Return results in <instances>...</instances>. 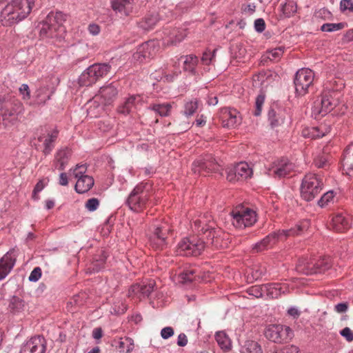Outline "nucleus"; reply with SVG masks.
Wrapping results in <instances>:
<instances>
[{
  "label": "nucleus",
  "instance_id": "obj_1",
  "mask_svg": "<svg viewBox=\"0 0 353 353\" xmlns=\"http://www.w3.org/2000/svg\"><path fill=\"white\" fill-rule=\"evenodd\" d=\"M34 0H8L2 8L0 19L3 26H10L26 19L30 13Z\"/></svg>",
  "mask_w": 353,
  "mask_h": 353
},
{
  "label": "nucleus",
  "instance_id": "obj_2",
  "mask_svg": "<svg viewBox=\"0 0 353 353\" xmlns=\"http://www.w3.org/2000/svg\"><path fill=\"white\" fill-rule=\"evenodd\" d=\"M341 93L326 87L321 95L314 101L312 108V114L315 119L323 117L334 110L339 104Z\"/></svg>",
  "mask_w": 353,
  "mask_h": 353
},
{
  "label": "nucleus",
  "instance_id": "obj_3",
  "mask_svg": "<svg viewBox=\"0 0 353 353\" xmlns=\"http://www.w3.org/2000/svg\"><path fill=\"white\" fill-rule=\"evenodd\" d=\"M194 229L197 231L199 235L206 236L207 243H211L216 248H222L223 231L216 227V223L208 214L200 216L194 221Z\"/></svg>",
  "mask_w": 353,
  "mask_h": 353
},
{
  "label": "nucleus",
  "instance_id": "obj_4",
  "mask_svg": "<svg viewBox=\"0 0 353 353\" xmlns=\"http://www.w3.org/2000/svg\"><path fill=\"white\" fill-rule=\"evenodd\" d=\"M308 226L307 221H303L296 225L294 228L286 230H279L273 232L262 240L258 241L252 245V250L255 252H262L272 248L277 242L285 239L288 236L299 235L301 234Z\"/></svg>",
  "mask_w": 353,
  "mask_h": 353
},
{
  "label": "nucleus",
  "instance_id": "obj_5",
  "mask_svg": "<svg viewBox=\"0 0 353 353\" xmlns=\"http://www.w3.org/2000/svg\"><path fill=\"white\" fill-rule=\"evenodd\" d=\"M152 194L151 183L141 182L130 192L126 200V204L132 211L141 212L146 208Z\"/></svg>",
  "mask_w": 353,
  "mask_h": 353
},
{
  "label": "nucleus",
  "instance_id": "obj_6",
  "mask_svg": "<svg viewBox=\"0 0 353 353\" xmlns=\"http://www.w3.org/2000/svg\"><path fill=\"white\" fill-rule=\"evenodd\" d=\"M109 63H94L87 68L79 77L78 83L81 86H90L101 78L105 77L110 71Z\"/></svg>",
  "mask_w": 353,
  "mask_h": 353
},
{
  "label": "nucleus",
  "instance_id": "obj_7",
  "mask_svg": "<svg viewBox=\"0 0 353 353\" xmlns=\"http://www.w3.org/2000/svg\"><path fill=\"white\" fill-rule=\"evenodd\" d=\"M323 187V179L314 173H308L302 179L301 196L306 201H312L321 192Z\"/></svg>",
  "mask_w": 353,
  "mask_h": 353
},
{
  "label": "nucleus",
  "instance_id": "obj_8",
  "mask_svg": "<svg viewBox=\"0 0 353 353\" xmlns=\"http://www.w3.org/2000/svg\"><path fill=\"white\" fill-rule=\"evenodd\" d=\"M65 21V15L61 12H50L39 25L40 36L55 37L58 31H62V23Z\"/></svg>",
  "mask_w": 353,
  "mask_h": 353
},
{
  "label": "nucleus",
  "instance_id": "obj_9",
  "mask_svg": "<svg viewBox=\"0 0 353 353\" xmlns=\"http://www.w3.org/2000/svg\"><path fill=\"white\" fill-rule=\"evenodd\" d=\"M23 111L22 103L14 99H0V119L5 125L17 121L19 114Z\"/></svg>",
  "mask_w": 353,
  "mask_h": 353
},
{
  "label": "nucleus",
  "instance_id": "obj_10",
  "mask_svg": "<svg viewBox=\"0 0 353 353\" xmlns=\"http://www.w3.org/2000/svg\"><path fill=\"white\" fill-rule=\"evenodd\" d=\"M55 91L51 78L39 80L32 97V101L29 105H43L51 99Z\"/></svg>",
  "mask_w": 353,
  "mask_h": 353
},
{
  "label": "nucleus",
  "instance_id": "obj_11",
  "mask_svg": "<svg viewBox=\"0 0 353 353\" xmlns=\"http://www.w3.org/2000/svg\"><path fill=\"white\" fill-rule=\"evenodd\" d=\"M205 247L203 239L192 236L182 239L179 243L176 252L178 255L181 256H198L201 254Z\"/></svg>",
  "mask_w": 353,
  "mask_h": 353
},
{
  "label": "nucleus",
  "instance_id": "obj_12",
  "mask_svg": "<svg viewBox=\"0 0 353 353\" xmlns=\"http://www.w3.org/2000/svg\"><path fill=\"white\" fill-rule=\"evenodd\" d=\"M232 225L238 229H244L253 225L256 221L255 211L248 208H239L230 213Z\"/></svg>",
  "mask_w": 353,
  "mask_h": 353
},
{
  "label": "nucleus",
  "instance_id": "obj_13",
  "mask_svg": "<svg viewBox=\"0 0 353 353\" xmlns=\"http://www.w3.org/2000/svg\"><path fill=\"white\" fill-rule=\"evenodd\" d=\"M264 334L266 339L277 343H287L294 336V332L289 326L281 324L268 325Z\"/></svg>",
  "mask_w": 353,
  "mask_h": 353
},
{
  "label": "nucleus",
  "instance_id": "obj_14",
  "mask_svg": "<svg viewBox=\"0 0 353 353\" xmlns=\"http://www.w3.org/2000/svg\"><path fill=\"white\" fill-rule=\"evenodd\" d=\"M86 171L87 167L85 164L77 165L74 168L69 170L70 174L77 179L74 189L79 194L88 192L94 185L93 178L85 174Z\"/></svg>",
  "mask_w": 353,
  "mask_h": 353
},
{
  "label": "nucleus",
  "instance_id": "obj_15",
  "mask_svg": "<svg viewBox=\"0 0 353 353\" xmlns=\"http://www.w3.org/2000/svg\"><path fill=\"white\" fill-rule=\"evenodd\" d=\"M314 79V72L309 68L299 70L294 79L295 92L298 96L302 97L308 92L309 88L312 85Z\"/></svg>",
  "mask_w": 353,
  "mask_h": 353
},
{
  "label": "nucleus",
  "instance_id": "obj_16",
  "mask_svg": "<svg viewBox=\"0 0 353 353\" xmlns=\"http://www.w3.org/2000/svg\"><path fill=\"white\" fill-rule=\"evenodd\" d=\"M192 170L194 174H204L203 172L207 174L219 172L221 165L212 154H205L193 162Z\"/></svg>",
  "mask_w": 353,
  "mask_h": 353
},
{
  "label": "nucleus",
  "instance_id": "obj_17",
  "mask_svg": "<svg viewBox=\"0 0 353 353\" xmlns=\"http://www.w3.org/2000/svg\"><path fill=\"white\" fill-rule=\"evenodd\" d=\"M159 50V41L157 40H150L139 46L133 57L134 59L142 62L155 57Z\"/></svg>",
  "mask_w": 353,
  "mask_h": 353
},
{
  "label": "nucleus",
  "instance_id": "obj_18",
  "mask_svg": "<svg viewBox=\"0 0 353 353\" xmlns=\"http://www.w3.org/2000/svg\"><path fill=\"white\" fill-rule=\"evenodd\" d=\"M252 168L245 162H240L227 171V179L229 181H244L252 177Z\"/></svg>",
  "mask_w": 353,
  "mask_h": 353
},
{
  "label": "nucleus",
  "instance_id": "obj_19",
  "mask_svg": "<svg viewBox=\"0 0 353 353\" xmlns=\"http://www.w3.org/2000/svg\"><path fill=\"white\" fill-rule=\"evenodd\" d=\"M294 168V165L287 159L275 160L271 165L267 168V174L274 177H285Z\"/></svg>",
  "mask_w": 353,
  "mask_h": 353
},
{
  "label": "nucleus",
  "instance_id": "obj_20",
  "mask_svg": "<svg viewBox=\"0 0 353 353\" xmlns=\"http://www.w3.org/2000/svg\"><path fill=\"white\" fill-rule=\"evenodd\" d=\"M170 231L168 223H162L157 225L154 233L149 237L150 245L157 249H163L166 245V239Z\"/></svg>",
  "mask_w": 353,
  "mask_h": 353
},
{
  "label": "nucleus",
  "instance_id": "obj_21",
  "mask_svg": "<svg viewBox=\"0 0 353 353\" xmlns=\"http://www.w3.org/2000/svg\"><path fill=\"white\" fill-rule=\"evenodd\" d=\"M46 341L43 336L37 335L25 341L21 346L19 353H45Z\"/></svg>",
  "mask_w": 353,
  "mask_h": 353
},
{
  "label": "nucleus",
  "instance_id": "obj_22",
  "mask_svg": "<svg viewBox=\"0 0 353 353\" xmlns=\"http://www.w3.org/2000/svg\"><path fill=\"white\" fill-rule=\"evenodd\" d=\"M163 34L162 43L163 45H176L186 37V30L183 28H165Z\"/></svg>",
  "mask_w": 353,
  "mask_h": 353
},
{
  "label": "nucleus",
  "instance_id": "obj_23",
  "mask_svg": "<svg viewBox=\"0 0 353 353\" xmlns=\"http://www.w3.org/2000/svg\"><path fill=\"white\" fill-rule=\"evenodd\" d=\"M117 94V88L111 83L101 87L95 98L99 99L101 104L108 105L113 103Z\"/></svg>",
  "mask_w": 353,
  "mask_h": 353
},
{
  "label": "nucleus",
  "instance_id": "obj_24",
  "mask_svg": "<svg viewBox=\"0 0 353 353\" xmlns=\"http://www.w3.org/2000/svg\"><path fill=\"white\" fill-rule=\"evenodd\" d=\"M17 255L14 249L7 252L0 259V281L11 272L16 263Z\"/></svg>",
  "mask_w": 353,
  "mask_h": 353
},
{
  "label": "nucleus",
  "instance_id": "obj_25",
  "mask_svg": "<svg viewBox=\"0 0 353 353\" xmlns=\"http://www.w3.org/2000/svg\"><path fill=\"white\" fill-rule=\"evenodd\" d=\"M155 283L154 281H150L146 284L132 285L128 290V296H137L139 299L148 297L154 290Z\"/></svg>",
  "mask_w": 353,
  "mask_h": 353
},
{
  "label": "nucleus",
  "instance_id": "obj_26",
  "mask_svg": "<svg viewBox=\"0 0 353 353\" xmlns=\"http://www.w3.org/2000/svg\"><path fill=\"white\" fill-rule=\"evenodd\" d=\"M263 288L265 289V296L272 299H276L290 291L287 283H266L263 284Z\"/></svg>",
  "mask_w": 353,
  "mask_h": 353
},
{
  "label": "nucleus",
  "instance_id": "obj_27",
  "mask_svg": "<svg viewBox=\"0 0 353 353\" xmlns=\"http://www.w3.org/2000/svg\"><path fill=\"white\" fill-rule=\"evenodd\" d=\"M59 132L57 130L54 129L47 131L46 133L39 136L38 141L43 143V152L45 155L49 154L54 147V142L58 137Z\"/></svg>",
  "mask_w": 353,
  "mask_h": 353
},
{
  "label": "nucleus",
  "instance_id": "obj_28",
  "mask_svg": "<svg viewBox=\"0 0 353 353\" xmlns=\"http://www.w3.org/2000/svg\"><path fill=\"white\" fill-rule=\"evenodd\" d=\"M241 123V117L239 111L234 108H225L223 111V125L230 128Z\"/></svg>",
  "mask_w": 353,
  "mask_h": 353
},
{
  "label": "nucleus",
  "instance_id": "obj_29",
  "mask_svg": "<svg viewBox=\"0 0 353 353\" xmlns=\"http://www.w3.org/2000/svg\"><path fill=\"white\" fill-rule=\"evenodd\" d=\"M342 165L344 173L349 177H353V143L344 151Z\"/></svg>",
  "mask_w": 353,
  "mask_h": 353
},
{
  "label": "nucleus",
  "instance_id": "obj_30",
  "mask_svg": "<svg viewBox=\"0 0 353 353\" xmlns=\"http://www.w3.org/2000/svg\"><path fill=\"white\" fill-rule=\"evenodd\" d=\"M330 126L321 124L316 127L307 128L303 130V136L311 139H319L323 137L330 132Z\"/></svg>",
  "mask_w": 353,
  "mask_h": 353
},
{
  "label": "nucleus",
  "instance_id": "obj_31",
  "mask_svg": "<svg viewBox=\"0 0 353 353\" xmlns=\"http://www.w3.org/2000/svg\"><path fill=\"white\" fill-rule=\"evenodd\" d=\"M140 100L141 97L139 95L130 96L118 107V112L123 114H128L133 112L136 110Z\"/></svg>",
  "mask_w": 353,
  "mask_h": 353
},
{
  "label": "nucleus",
  "instance_id": "obj_32",
  "mask_svg": "<svg viewBox=\"0 0 353 353\" xmlns=\"http://www.w3.org/2000/svg\"><path fill=\"white\" fill-rule=\"evenodd\" d=\"M134 0H110L112 10L125 16L129 15Z\"/></svg>",
  "mask_w": 353,
  "mask_h": 353
},
{
  "label": "nucleus",
  "instance_id": "obj_33",
  "mask_svg": "<svg viewBox=\"0 0 353 353\" xmlns=\"http://www.w3.org/2000/svg\"><path fill=\"white\" fill-rule=\"evenodd\" d=\"M286 117L284 110L281 109H270L268 113V118L272 128H275L283 123Z\"/></svg>",
  "mask_w": 353,
  "mask_h": 353
},
{
  "label": "nucleus",
  "instance_id": "obj_34",
  "mask_svg": "<svg viewBox=\"0 0 353 353\" xmlns=\"http://www.w3.org/2000/svg\"><path fill=\"white\" fill-rule=\"evenodd\" d=\"M332 228L337 232H343L346 230L349 226L348 219L343 214H336L332 219Z\"/></svg>",
  "mask_w": 353,
  "mask_h": 353
},
{
  "label": "nucleus",
  "instance_id": "obj_35",
  "mask_svg": "<svg viewBox=\"0 0 353 353\" xmlns=\"http://www.w3.org/2000/svg\"><path fill=\"white\" fill-rule=\"evenodd\" d=\"M316 263L309 261L306 259L299 261L296 265V271L306 275L316 274Z\"/></svg>",
  "mask_w": 353,
  "mask_h": 353
},
{
  "label": "nucleus",
  "instance_id": "obj_36",
  "mask_svg": "<svg viewBox=\"0 0 353 353\" xmlns=\"http://www.w3.org/2000/svg\"><path fill=\"white\" fill-rule=\"evenodd\" d=\"M215 339L218 345L223 351L228 352L232 349V341L225 332H216L215 334Z\"/></svg>",
  "mask_w": 353,
  "mask_h": 353
},
{
  "label": "nucleus",
  "instance_id": "obj_37",
  "mask_svg": "<svg viewBox=\"0 0 353 353\" xmlns=\"http://www.w3.org/2000/svg\"><path fill=\"white\" fill-rule=\"evenodd\" d=\"M181 59H183V70L192 74H195L196 66L199 63L197 57L194 54H189L184 57H181Z\"/></svg>",
  "mask_w": 353,
  "mask_h": 353
},
{
  "label": "nucleus",
  "instance_id": "obj_38",
  "mask_svg": "<svg viewBox=\"0 0 353 353\" xmlns=\"http://www.w3.org/2000/svg\"><path fill=\"white\" fill-rule=\"evenodd\" d=\"M240 353H263V350L258 342L247 340L241 345Z\"/></svg>",
  "mask_w": 353,
  "mask_h": 353
},
{
  "label": "nucleus",
  "instance_id": "obj_39",
  "mask_svg": "<svg viewBox=\"0 0 353 353\" xmlns=\"http://www.w3.org/2000/svg\"><path fill=\"white\" fill-rule=\"evenodd\" d=\"M159 20V18L157 14H152L140 21L139 26L141 29L148 31L154 27Z\"/></svg>",
  "mask_w": 353,
  "mask_h": 353
},
{
  "label": "nucleus",
  "instance_id": "obj_40",
  "mask_svg": "<svg viewBox=\"0 0 353 353\" xmlns=\"http://www.w3.org/2000/svg\"><path fill=\"white\" fill-rule=\"evenodd\" d=\"M134 347V341L130 337L120 338L117 345V347L121 352L125 353L132 352Z\"/></svg>",
  "mask_w": 353,
  "mask_h": 353
},
{
  "label": "nucleus",
  "instance_id": "obj_41",
  "mask_svg": "<svg viewBox=\"0 0 353 353\" xmlns=\"http://www.w3.org/2000/svg\"><path fill=\"white\" fill-rule=\"evenodd\" d=\"M70 157V152L68 149H62L57 152L56 154V160L59 164V169L64 170L68 164V160Z\"/></svg>",
  "mask_w": 353,
  "mask_h": 353
},
{
  "label": "nucleus",
  "instance_id": "obj_42",
  "mask_svg": "<svg viewBox=\"0 0 353 353\" xmlns=\"http://www.w3.org/2000/svg\"><path fill=\"white\" fill-rule=\"evenodd\" d=\"M281 6V10L285 17H290L297 10L296 3L294 0H286Z\"/></svg>",
  "mask_w": 353,
  "mask_h": 353
},
{
  "label": "nucleus",
  "instance_id": "obj_43",
  "mask_svg": "<svg viewBox=\"0 0 353 353\" xmlns=\"http://www.w3.org/2000/svg\"><path fill=\"white\" fill-rule=\"evenodd\" d=\"M171 105L170 103L153 104L148 108L149 110L154 111L161 117H167L171 110Z\"/></svg>",
  "mask_w": 353,
  "mask_h": 353
},
{
  "label": "nucleus",
  "instance_id": "obj_44",
  "mask_svg": "<svg viewBox=\"0 0 353 353\" xmlns=\"http://www.w3.org/2000/svg\"><path fill=\"white\" fill-rule=\"evenodd\" d=\"M196 270L194 268H188L185 270L179 276V281L186 284L196 279Z\"/></svg>",
  "mask_w": 353,
  "mask_h": 353
},
{
  "label": "nucleus",
  "instance_id": "obj_45",
  "mask_svg": "<svg viewBox=\"0 0 353 353\" xmlns=\"http://www.w3.org/2000/svg\"><path fill=\"white\" fill-rule=\"evenodd\" d=\"M199 108V101L196 99H191L185 103L184 114L187 117L193 115Z\"/></svg>",
  "mask_w": 353,
  "mask_h": 353
},
{
  "label": "nucleus",
  "instance_id": "obj_46",
  "mask_svg": "<svg viewBox=\"0 0 353 353\" xmlns=\"http://www.w3.org/2000/svg\"><path fill=\"white\" fill-rule=\"evenodd\" d=\"M23 307L24 303L21 299L15 296L12 297L9 303V309L12 312H19L23 309Z\"/></svg>",
  "mask_w": 353,
  "mask_h": 353
},
{
  "label": "nucleus",
  "instance_id": "obj_47",
  "mask_svg": "<svg viewBox=\"0 0 353 353\" xmlns=\"http://www.w3.org/2000/svg\"><path fill=\"white\" fill-rule=\"evenodd\" d=\"M316 269L317 273H323L329 270L332 265V261L330 257H325L316 263Z\"/></svg>",
  "mask_w": 353,
  "mask_h": 353
},
{
  "label": "nucleus",
  "instance_id": "obj_48",
  "mask_svg": "<svg viewBox=\"0 0 353 353\" xmlns=\"http://www.w3.org/2000/svg\"><path fill=\"white\" fill-rule=\"evenodd\" d=\"M336 193L333 190H329L324 193L321 199L318 201V205L323 208L330 203H333Z\"/></svg>",
  "mask_w": 353,
  "mask_h": 353
},
{
  "label": "nucleus",
  "instance_id": "obj_49",
  "mask_svg": "<svg viewBox=\"0 0 353 353\" xmlns=\"http://www.w3.org/2000/svg\"><path fill=\"white\" fill-rule=\"evenodd\" d=\"M265 94L263 91L257 95L255 99V109L254 111V115L258 117L261 115L263 105L265 103Z\"/></svg>",
  "mask_w": 353,
  "mask_h": 353
},
{
  "label": "nucleus",
  "instance_id": "obj_50",
  "mask_svg": "<svg viewBox=\"0 0 353 353\" xmlns=\"http://www.w3.org/2000/svg\"><path fill=\"white\" fill-rule=\"evenodd\" d=\"M247 292L250 296H252L255 298H261L265 296L263 285H253L247 290Z\"/></svg>",
  "mask_w": 353,
  "mask_h": 353
},
{
  "label": "nucleus",
  "instance_id": "obj_51",
  "mask_svg": "<svg viewBox=\"0 0 353 353\" xmlns=\"http://www.w3.org/2000/svg\"><path fill=\"white\" fill-rule=\"evenodd\" d=\"M19 92L23 100L25 101L27 104L29 105V102L32 101V99H31L30 90L28 84H21L19 88Z\"/></svg>",
  "mask_w": 353,
  "mask_h": 353
},
{
  "label": "nucleus",
  "instance_id": "obj_52",
  "mask_svg": "<svg viewBox=\"0 0 353 353\" xmlns=\"http://www.w3.org/2000/svg\"><path fill=\"white\" fill-rule=\"evenodd\" d=\"M342 23H324L321 27V30L323 32H332L338 31L343 28Z\"/></svg>",
  "mask_w": 353,
  "mask_h": 353
},
{
  "label": "nucleus",
  "instance_id": "obj_53",
  "mask_svg": "<svg viewBox=\"0 0 353 353\" xmlns=\"http://www.w3.org/2000/svg\"><path fill=\"white\" fill-rule=\"evenodd\" d=\"M285 48L280 46L268 52V58L272 61H276L282 57Z\"/></svg>",
  "mask_w": 353,
  "mask_h": 353
},
{
  "label": "nucleus",
  "instance_id": "obj_54",
  "mask_svg": "<svg viewBox=\"0 0 353 353\" xmlns=\"http://www.w3.org/2000/svg\"><path fill=\"white\" fill-rule=\"evenodd\" d=\"M99 206V200L97 198L89 199L85 203V208L88 212L96 211Z\"/></svg>",
  "mask_w": 353,
  "mask_h": 353
},
{
  "label": "nucleus",
  "instance_id": "obj_55",
  "mask_svg": "<svg viewBox=\"0 0 353 353\" xmlns=\"http://www.w3.org/2000/svg\"><path fill=\"white\" fill-rule=\"evenodd\" d=\"M215 57V50L211 52L210 50L203 52L201 57V62L205 65H209Z\"/></svg>",
  "mask_w": 353,
  "mask_h": 353
},
{
  "label": "nucleus",
  "instance_id": "obj_56",
  "mask_svg": "<svg viewBox=\"0 0 353 353\" xmlns=\"http://www.w3.org/2000/svg\"><path fill=\"white\" fill-rule=\"evenodd\" d=\"M41 269L39 267H36L30 272L28 280L31 282H37L41 277Z\"/></svg>",
  "mask_w": 353,
  "mask_h": 353
},
{
  "label": "nucleus",
  "instance_id": "obj_57",
  "mask_svg": "<svg viewBox=\"0 0 353 353\" xmlns=\"http://www.w3.org/2000/svg\"><path fill=\"white\" fill-rule=\"evenodd\" d=\"M314 164L319 168H325L328 164L327 157L324 154L318 156L314 159Z\"/></svg>",
  "mask_w": 353,
  "mask_h": 353
},
{
  "label": "nucleus",
  "instance_id": "obj_58",
  "mask_svg": "<svg viewBox=\"0 0 353 353\" xmlns=\"http://www.w3.org/2000/svg\"><path fill=\"white\" fill-rule=\"evenodd\" d=\"M340 334L344 337L347 341H353V332L348 327H346L340 331Z\"/></svg>",
  "mask_w": 353,
  "mask_h": 353
},
{
  "label": "nucleus",
  "instance_id": "obj_59",
  "mask_svg": "<svg viewBox=\"0 0 353 353\" xmlns=\"http://www.w3.org/2000/svg\"><path fill=\"white\" fill-rule=\"evenodd\" d=\"M340 8L343 11L348 10L353 12V1L341 0L340 3Z\"/></svg>",
  "mask_w": 353,
  "mask_h": 353
},
{
  "label": "nucleus",
  "instance_id": "obj_60",
  "mask_svg": "<svg viewBox=\"0 0 353 353\" xmlns=\"http://www.w3.org/2000/svg\"><path fill=\"white\" fill-rule=\"evenodd\" d=\"M348 308L349 303L347 302H341L334 306V311L339 314H342L346 312Z\"/></svg>",
  "mask_w": 353,
  "mask_h": 353
},
{
  "label": "nucleus",
  "instance_id": "obj_61",
  "mask_svg": "<svg viewBox=\"0 0 353 353\" xmlns=\"http://www.w3.org/2000/svg\"><path fill=\"white\" fill-rule=\"evenodd\" d=\"M254 29L257 32H263L265 29V23L263 19H257L254 21Z\"/></svg>",
  "mask_w": 353,
  "mask_h": 353
},
{
  "label": "nucleus",
  "instance_id": "obj_62",
  "mask_svg": "<svg viewBox=\"0 0 353 353\" xmlns=\"http://www.w3.org/2000/svg\"><path fill=\"white\" fill-rule=\"evenodd\" d=\"M174 330L172 327H163L161 331V336L163 339H168L174 335Z\"/></svg>",
  "mask_w": 353,
  "mask_h": 353
},
{
  "label": "nucleus",
  "instance_id": "obj_63",
  "mask_svg": "<svg viewBox=\"0 0 353 353\" xmlns=\"http://www.w3.org/2000/svg\"><path fill=\"white\" fill-rule=\"evenodd\" d=\"M275 353H299V350L295 345H288Z\"/></svg>",
  "mask_w": 353,
  "mask_h": 353
},
{
  "label": "nucleus",
  "instance_id": "obj_64",
  "mask_svg": "<svg viewBox=\"0 0 353 353\" xmlns=\"http://www.w3.org/2000/svg\"><path fill=\"white\" fill-rule=\"evenodd\" d=\"M267 273V269L265 266H259L255 268L253 275L256 277V279H259L260 277L265 275Z\"/></svg>",
  "mask_w": 353,
  "mask_h": 353
}]
</instances>
